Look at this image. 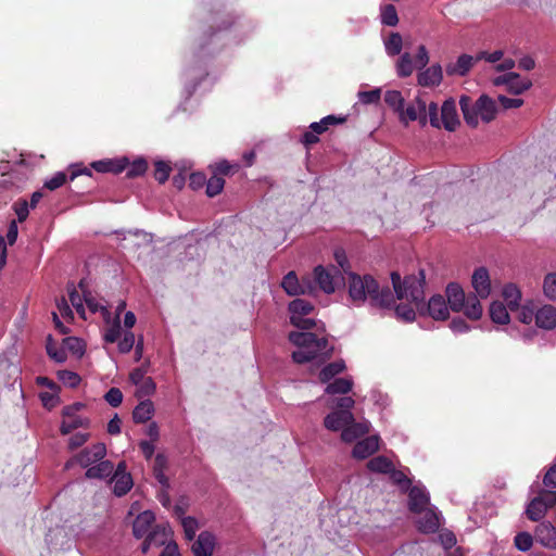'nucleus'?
<instances>
[{"label": "nucleus", "instance_id": "55", "mask_svg": "<svg viewBox=\"0 0 556 556\" xmlns=\"http://www.w3.org/2000/svg\"><path fill=\"white\" fill-rule=\"evenodd\" d=\"M78 287L81 289L83 293H84V302L86 303V305L88 306V308L92 312V313H96L98 312L99 309H104L106 311L103 306H101L91 295V292L90 291H87L85 289V280L81 279L78 283Z\"/></svg>", "mask_w": 556, "mask_h": 556}, {"label": "nucleus", "instance_id": "43", "mask_svg": "<svg viewBox=\"0 0 556 556\" xmlns=\"http://www.w3.org/2000/svg\"><path fill=\"white\" fill-rule=\"evenodd\" d=\"M546 510L547 508L539 500L533 498L528 505L526 514L530 520L539 521L545 516Z\"/></svg>", "mask_w": 556, "mask_h": 556}, {"label": "nucleus", "instance_id": "51", "mask_svg": "<svg viewBox=\"0 0 556 556\" xmlns=\"http://www.w3.org/2000/svg\"><path fill=\"white\" fill-rule=\"evenodd\" d=\"M390 473V479L391 481L396 484L397 486H400V489L402 491H407L412 485V482L410 480L407 478V476L401 471V470H396L394 467L391 471H389Z\"/></svg>", "mask_w": 556, "mask_h": 556}, {"label": "nucleus", "instance_id": "49", "mask_svg": "<svg viewBox=\"0 0 556 556\" xmlns=\"http://www.w3.org/2000/svg\"><path fill=\"white\" fill-rule=\"evenodd\" d=\"M403 46L402 37L399 33H392L386 41V50L389 55L400 54Z\"/></svg>", "mask_w": 556, "mask_h": 556}, {"label": "nucleus", "instance_id": "18", "mask_svg": "<svg viewBox=\"0 0 556 556\" xmlns=\"http://www.w3.org/2000/svg\"><path fill=\"white\" fill-rule=\"evenodd\" d=\"M419 515L420 517L417 519L416 523L420 532L434 533L438 531L440 517L432 508L424 509Z\"/></svg>", "mask_w": 556, "mask_h": 556}, {"label": "nucleus", "instance_id": "16", "mask_svg": "<svg viewBox=\"0 0 556 556\" xmlns=\"http://www.w3.org/2000/svg\"><path fill=\"white\" fill-rule=\"evenodd\" d=\"M459 106L466 123L472 127L478 126L481 122L479 99L476 102H472L469 97L462 96L459 99Z\"/></svg>", "mask_w": 556, "mask_h": 556}, {"label": "nucleus", "instance_id": "52", "mask_svg": "<svg viewBox=\"0 0 556 556\" xmlns=\"http://www.w3.org/2000/svg\"><path fill=\"white\" fill-rule=\"evenodd\" d=\"M172 172V167L164 161H157L154 164V178L160 182L164 184Z\"/></svg>", "mask_w": 556, "mask_h": 556}, {"label": "nucleus", "instance_id": "4", "mask_svg": "<svg viewBox=\"0 0 556 556\" xmlns=\"http://www.w3.org/2000/svg\"><path fill=\"white\" fill-rule=\"evenodd\" d=\"M288 339L292 344L299 346V350L292 353V359L296 364L313 361L320 364L333 355L334 349L326 337L318 338L316 333L307 331H291Z\"/></svg>", "mask_w": 556, "mask_h": 556}, {"label": "nucleus", "instance_id": "15", "mask_svg": "<svg viewBox=\"0 0 556 556\" xmlns=\"http://www.w3.org/2000/svg\"><path fill=\"white\" fill-rule=\"evenodd\" d=\"M535 325L544 330L556 328V307L552 304H543L535 309Z\"/></svg>", "mask_w": 556, "mask_h": 556}, {"label": "nucleus", "instance_id": "39", "mask_svg": "<svg viewBox=\"0 0 556 556\" xmlns=\"http://www.w3.org/2000/svg\"><path fill=\"white\" fill-rule=\"evenodd\" d=\"M535 309L532 301H527L523 304H519L518 312V320L525 325H530L533 320H535Z\"/></svg>", "mask_w": 556, "mask_h": 556}, {"label": "nucleus", "instance_id": "35", "mask_svg": "<svg viewBox=\"0 0 556 556\" xmlns=\"http://www.w3.org/2000/svg\"><path fill=\"white\" fill-rule=\"evenodd\" d=\"M543 295L551 302H556V273H547L542 281Z\"/></svg>", "mask_w": 556, "mask_h": 556}, {"label": "nucleus", "instance_id": "62", "mask_svg": "<svg viewBox=\"0 0 556 556\" xmlns=\"http://www.w3.org/2000/svg\"><path fill=\"white\" fill-rule=\"evenodd\" d=\"M358 98L362 103L365 104H372L379 102L381 98V90L380 89H372L369 91H361L358 93Z\"/></svg>", "mask_w": 556, "mask_h": 556}, {"label": "nucleus", "instance_id": "54", "mask_svg": "<svg viewBox=\"0 0 556 556\" xmlns=\"http://www.w3.org/2000/svg\"><path fill=\"white\" fill-rule=\"evenodd\" d=\"M181 526L184 528L185 538L188 541H192L195 536V532L198 530V521L193 517H185L181 520Z\"/></svg>", "mask_w": 556, "mask_h": 556}, {"label": "nucleus", "instance_id": "25", "mask_svg": "<svg viewBox=\"0 0 556 556\" xmlns=\"http://www.w3.org/2000/svg\"><path fill=\"white\" fill-rule=\"evenodd\" d=\"M354 420V415H346L345 413H340L338 410H333L329 413L325 419L324 425L328 430L331 431H343L349 422Z\"/></svg>", "mask_w": 556, "mask_h": 556}, {"label": "nucleus", "instance_id": "27", "mask_svg": "<svg viewBox=\"0 0 556 556\" xmlns=\"http://www.w3.org/2000/svg\"><path fill=\"white\" fill-rule=\"evenodd\" d=\"M89 425L90 420L87 417H83L78 414H74L73 416H63L60 431L65 435L78 428L86 429L89 427Z\"/></svg>", "mask_w": 556, "mask_h": 556}, {"label": "nucleus", "instance_id": "9", "mask_svg": "<svg viewBox=\"0 0 556 556\" xmlns=\"http://www.w3.org/2000/svg\"><path fill=\"white\" fill-rule=\"evenodd\" d=\"M492 84L496 87H505L506 90L513 94H520L532 86L530 79L521 77L514 72L503 73L494 76L492 78Z\"/></svg>", "mask_w": 556, "mask_h": 556}, {"label": "nucleus", "instance_id": "32", "mask_svg": "<svg viewBox=\"0 0 556 556\" xmlns=\"http://www.w3.org/2000/svg\"><path fill=\"white\" fill-rule=\"evenodd\" d=\"M100 454H75L65 465L66 469L75 465H79L81 468H89L99 460Z\"/></svg>", "mask_w": 556, "mask_h": 556}, {"label": "nucleus", "instance_id": "28", "mask_svg": "<svg viewBox=\"0 0 556 556\" xmlns=\"http://www.w3.org/2000/svg\"><path fill=\"white\" fill-rule=\"evenodd\" d=\"M508 307L501 301H493L489 307L491 320L497 325H507L510 321Z\"/></svg>", "mask_w": 556, "mask_h": 556}, {"label": "nucleus", "instance_id": "23", "mask_svg": "<svg viewBox=\"0 0 556 556\" xmlns=\"http://www.w3.org/2000/svg\"><path fill=\"white\" fill-rule=\"evenodd\" d=\"M535 539L545 547L556 548V529L549 522H542L536 527Z\"/></svg>", "mask_w": 556, "mask_h": 556}, {"label": "nucleus", "instance_id": "34", "mask_svg": "<svg viewBox=\"0 0 556 556\" xmlns=\"http://www.w3.org/2000/svg\"><path fill=\"white\" fill-rule=\"evenodd\" d=\"M353 387V382L346 378H337L326 388L328 394H348Z\"/></svg>", "mask_w": 556, "mask_h": 556}, {"label": "nucleus", "instance_id": "31", "mask_svg": "<svg viewBox=\"0 0 556 556\" xmlns=\"http://www.w3.org/2000/svg\"><path fill=\"white\" fill-rule=\"evenodd\" d=\"M345 369V363L343 359H339L332 363L327 364L323 369L319 371L318 378L320 382L327 383L332 378H334L337 375L341 374Z\"/></svg>", "mask_w": 556, "mask_h": 556}, {"label": "nucleus", "instance_id": "44", "mask_svg": "<svg viewBox=\"0 0 556 556\" xmlns=\"http://www.w3.org/2000/svg\"><path fill=\"white\" fill-rule=\"evenodd\" d=\"M290 323L292 326L302 329V330H311L313 328H316L319 330V327L317 326V321L313 318H307L305 316H290ZM321 331H325V326L321 325L320 327Z\"/></svg>", "mask_w": 556, "mask_h": 556}, {"label": "nucleus", "instance_id": "10", "mask_svg": "<svg viewBox=\"0 0 556 556\" xmlns=\"http://www.w3.org/2000/svg\"><path fill=\"white\" fill-rule=\"evenodd\" d=\"M427 116H429L431 126L435 128L443 126L447 131H452V98L444 101L440 116L438 105L431 102L428 108Z\"/></svg>", "mask_w": 556, "mask_h": 556}, {"label": "nucleus", "instance_id": "29", "mask_svg": "<svg viewBox=\"0 0 556 556\" xmlns=\"http://www.w3.org/2000/svg\"><path fill=\"white\" fill-rule=\"evenodd\" d=\"M479 108L481 122L490 123L495 118L497 112L496 104L495 101L491 99L489 96L482 94L479 98Z\"/></svg>", "mask_w": 556, "mask_h": 556}, {"label": "nucleus", "instance_id": "24", "mask_svg": "<svg viewBox=\"0 0 556 556\" xmlns=\"http://www.w3.org/2000/svg\"><path fill=\"white\" fill-rule=\"evenodd\" d=\"M502 298L506 302V306L509 311L515 312L519 308V304L521 303L522 292L516 283L509 282L504 285Z\"/></svg>", "mask_w": 556, "mask_h": 556}, {"label": "nucleus", "instance_id": "1", "mask_svg": "<svg viewBox=\"0 0 556 556\" xmlns=\"http://www.w3.org/2000/svg\"><path fill=\"white\" fill-rule=\"evenodd\" d=\"M391 281L396 299L409 301L417 311L426 309L435 320L448 318V306L442 295H433L428 304H425L426 275L424 269H419L417 274L406 275L403 280L397 271H392Z\"/></svg>", "mask_w": 556, "mask_h": 556}, {"label": "nucleus", "instance_id": "36", "mask_svg": "<svg viewBox=\"0 0 556 556\" xmlns=\"http://www.w3.org/2000/svg\"><path fill=\"white\" fill-rule=\"evenodd\" d=\"M313 309V304L303 299H294L289 303V312L291 316H306L311 314Z\"/></svg>", "mask_w": 556, "mask_h": 556}, {"label": "nucleus", "instance_id": "47", "mask_svg": "<svg viewBox=\"0 0 556 556\" xmlns=\"http://www.w3.org/2000/svg\"><path fill=\"white\" fill-rule=\"evenodd\" d=\"M126 177L127 178H135L142 176L147 169H148V163L144 159H137L132 163L128 162V165L126 167Z\"/></svg>", "mask_w": 556, "mask_h": 556}, {"label": "nucleus", "instance_id": "8", "mask_svg": "<svg viewBox=\"0 0 556 556\" xmlns=\"http://www.w3.org/2000/svg\"><path fill=\"white\" fill-rule=\"evenodd\" d=\"M166 464V454H156L153 463V476L162 486L157 493V500L167 508L170 506V497L168 494L169 480L165 475Z\"/></svg>", "mask_w": 556, "mask_h": 556}, {"label": "nucleus", "instance_id": "33", "mask_svg": "<svg viewBox=\"0 0 556 556\" xmlns=\"http://www.w3.org/2000/svg\"><path fill=\"white\" fill-rule=\"evenodd\" d=\"M367 468L374 472L389 473L393 469V463L384 455H379L367 463Z\"/></svg>", "mask_w": 556, "mask_h": 556}, {"label": "nucleus", "instance_id": "46", "mask_svg": "<svg viewBox=\"0 0 556 556\" xmlns=\"http://www.w3.org/2000/svg\"><path fill=\"white\" fill-rule=\"evenodd\" d=\"M67 292L71 304L75 307L76 312L85 318V307H84V295L81 296L76 290L73 283L67 285Z\"/></svg>", "mask_w": 556, "mask_h": 556}, {"label": "nucleus", "instance_id": "21", "mask_svg": "<svg viewBox=\"0 0 556 556\" xmlns=\"http://www.w3.org/2000/svg\"><path fill=\"white\" fill-rule=\"evenodd\" d=\"M155 521V516L151 510H144L140 513L134 523H132V533L135 538L141 539L148 535L150 528Z\"/></svg>", "mask_w": 556, "mask_h": 556}, {"label": "nucleus", "instance_id": "20", "mask_svg": "<svg viewBox=\"0 0 556 556\" xmlns=\"http://www.w3.org/2000/svg\"><path fill=\"white\" fill-rule=\"evenodd\" d=\"M370 424L368 421L356 422L355 419L349 422L341 432V439L346 443H352L369 432Z\"/></svg>", "mask_w": 556, "mask_h": 556}, {"label": "nucleus", "instance_id": "3", "mask_svg": "<svg viewBox=\"0 0 556 556\" xmlns=\"http://www.w3.org/2000/svg\"><path fill=\"white\" fill-rule=\"evenodd\" d=\"M349 296L353 303L359 305L369 300L375 307L390 308L395 303L393 291L388 287H380L370 275L359 276L349 273Z\"/></svg>", "mask_w": 556, "mask_h": 556}, {"label": "nucleus", "instance_id": "26", "mask_svg": "<svg viewBox=\"0 0 556 556\" xmlns=\"http://www.w3.org/2000/svg\"><path fill=\"white\" fill-rule=\"evenodd\" d=\"M442 80V68L439 64L432 65L418 73V84L422 87H433Z\"/></svg>", "mask_w": 556, "mask_h": 556}, {"label": "nucleus", "instance_id": "38", "mask_svg": "<svg viewBox=\"0 0 556 556\" xmlns=\"http://www.w3.org/2000/svg\"><path fill=\"white\" fill-rule=\"evenodd\" d=\"M172 534L170 528L167 526H156L147 535L155 546L164 545Z\"/></svg>", "mask_w": 556, "mask_h": 556}, {"label": "nucleus", "instance_id": "42", "mask_svg": "<svg viewBox=\"0 0 556 556\" xmlns=\"http://www.w3.org/2000/svg\"><path fill=\"white\" fill-rule=\"evenodd\" d=\"M478 60L479 58L469 54L458 56L456 63H454V74L466 75Z\"/></svg>", "mask_w": 556, "mask_h": 556}, {"label": "nucleus", "instance_id": "57", "mask_svg": "<svg viewBox=\"0 0 556 556\" xmlns=\"http://www.w3.org/2000/svg\"><path fill=\"white\" fill-rule=\"evenodd\" d=\"M58 376L59 379L70 388H76L81 381L78 374L70 370H61Z\"/></svg>", "mask_w": 556, "mask_h": 556}, {"label": "nucleus", "instance_id": "50", "mask_svg": "<svg viewBox=\"0 0 556 556\" xmlns=\"http://www.w3.org/2000/svg\"><path fill=\"white\" fill-rule=\"evenodd\" d=\"M136 387H137V390H136L135 395L138 399H144L147 396L152 395L156 389L155 382L153 381V379L151 377H148L144 381H142L141 383H139Z\"/></svg>", "mask_w": 556, "mask_h": 556}, {"label": "nucleus", "instance_id": "45", "mask_svg": "<svg viewBox=\"0 0 556 556\" xmlns=\"http://www.w3.org/2000/svg\"><path fill=\"white\" fill-rule=\"evenodd\" d=\"M225 186V179L220 176H217L213 173L212 177L206 180V190L205 193L210 198H214L219 194Z\"/></svg>", "mask_w": 556, "mask_h": 556}, {"label": "nucleus", "instance_id": "37", "mask_svg": "<svg viewBox=\"0 0 556 556\" xmlns=\"http://www.w3.org/2000/svg\"><path fill=\"white\" fill-rule=\"evenodd\" d=\"M380 448V438L377 434L368 435L358 441L352 452H378Z\"/></svg>", "mask_w": 556, "mask_h": 556}, {"label": "nucleus", "instance_id": "61", "mask_svg": "<svg viewBox=\"0 0 556 556\" xmlns=\"http://www.w3.org/2000/svg\"><path fill=\"white\" fill-rule=\"evenodd\" d=\"M395 314L405 321H413L416 317L415 308L404 304H400L395 307Z\"/></svg>", "mask_w": 556, "mask_h": 556}, {"label": "nucleus", "instance_id": "19", "mask_svg": "<svg viewBox=\"0 0 556 556\" xmlns=\"http://www.w3.org/2000/svg\"><path fill=\"white\" fill-rule=\"evenodd\" d=\"M106 454H100L99 460L93 466L89 467L86 471V478L88 479H104L113 475L115 471L112 462L103 459Z\"/></svg>", "mask_w": 556, "mask_h": 556}, {"label": "nucleus", "instance_id": "59", "mask_svg": "<svg viewBox=\"0 0 556 556\" xmlns=\"http://www.w3.org/2000/svg\"><path fill=\"white\" fill-rule=\"evenodd\" d=\"M123 392L118 388H111L105 394L104 400L112 406L118 407L123 402Z\"/></svg>", "mask_w": 556, "mask_h": 556}, {"label": "nucleus", "instance_id": "40", "mask_svg": "<svg viewBox=\"0 0 556 556\" xmlns=\"http://www.w3.org/2000/svg\"><path fill=\"white\" fill-rule=\"evenodd\" d=\"M384 102L389 108H391L394 112L402 113V109L404 106L405 100L399 90H388L384 93Z\"/></svg>", "mask_w": 556, "mask_h": 556}, {"label": "nucleus", "instance_id": "14", "mask_svg": "<svg viewBox=\"0 0 556 556\" xmlns=\"http://www.w3.org/2000/svg\"><path fill=\"white\" fill-rule=\"evenodd\" d=\"M407 491L408 508L412 513L421 514L424 509H429L430 497L425 488L413 485Z\"/></svg>", "mask_w": 556, "mask_h": 556}, {"label": "nucleus", "instance_id": "2", "mask_svg": "<svg viewBox=\"0 0 556 556\" xmlns=\"http://www.w3.org/2000/svg\"><path fill=\"white\" fill-rule=\"evenodd\" d=\"M471 286L475 294H465L464 290L454 283V313H463L468 319L478 320L483 313L480 299L489 298L492 291L491 278L485 267L475 269Z\"/></svg>", "mask_w": 556, "mask_h": 556}, {"label": "nucleus", "instance_id": "6", "mask_svg": "<svg viewBox=\"0 0 556 556\" xmlns=\"http://www.w3.org/2000/svg\"><path fill=\"white\" fill-rule=\"evenodd\" d=\"M313 278L318 288L327 294L333 293L337 287L343 282L340 270L334 266L331 268H326L323 265L316 266L313 270Z\"/></svg>", "mask_w": 556, "mask_h": 556}, {"label": "nucleus", "instance_id": "12", "mask_svg": "<svg viewBox=\"0 0 556 556\" xmlns=\"http://www.w3.org/2000/svg\"><path fill=\"white\" fill-rule=\"evenodd\" d=\"M281 287L289 295L312 293L314 290L309 278L299 280L294 271H289L282 279Z\"/></svg>", "mask_w": 556, "mask_h": 556}, {"label": "nucleus", "instance_id": "17", "mask_svg": "<svg viewBox=\"0 0 556 556\" xmlns=\"http://www.w3.org/2000/svg\"><path fill=\"white\" fill-rule=\"evenodd\" d=\"M128 165V159H105L100 161H94L91 163V168H93L98 173H112V174H121L126 169Z\"/></svg>", "mask_w": 556, "mask_h": 556}, {"label": "nucleus", "instance_id": "7", "mask_svg": "<svg viewBox=\"0 0 556 556\" xmlns=\"http://www.w3.org/2000/svg\"><path fill=\"white\" fill-rule=\"evenodd\" d=\"M85 175L88 178L92 177L90 168L86 167L83 163H76L68 166L67 172H58L50 179L46 180L45 188L50 191L56 190L62 187L67 180L73 181L78 176Z\"/></svg>", "mask_w": 556, "mask_h": 556}, {"label": "nucleus", "instance_id": "11", "mask_svg": "<svg viewBox=\"0 0 556 556\" xmlns=\"http://www.w3.org/2000/svg\"><path fill=\"white\" fill-rule=\"evenodd\" d=\"M111 483L113 484L114 495L118 497L126 495L134 486L132 477L126 471L125 462H121L116 466L111 478Z\"/></svg>", "mask_w": 556, "mask_h": 556}, {"label": "nucleus", "instance_id": "41", "mask_svg": "<svg viewBox=\"0 0 556 556\" xmlns=\"http://www.w3.org/2000/svg\"><path fill=\"white\" fill-rule=\"evenodd\" d=\"M415 68L416 66L412 55L408 52L403 53L396 65L397 75L400 77H408L413 74Z\"/></svg>", "mask_w": 556, "mask_h": 556}, {"label": "nucleus", "instance_id": "22", "mask_svg": "<svg viewBox=\"0 0 556 556\" xmlns=\"http://www.w3.org/2000/svg\"><path fill=\"white\" fill-rule=\"evenodd\" d=\"M215 538L210 532H202L192 545L194 556H212L214 551Z\"/></svg>", "mask_w": 556, "mask_h": 556}, {"label": "nucleus", "instance_id": "48", "mask_svg": "<svg viewBox=\"0 0 556 556\" xmlns=\"http://www.w3.org/2000/svg\"><path fill=\"white\" fill-rule=\"evenodd\" d=\"M381 22L387 26H396L399 23V16L396 9L393 4H387L381 10Z\"/></svg>", "mask_w": 556, "mask_h": 556}, {"label": "nucleus", "instance_id": "58", "mask_svg": "<svg viewBox=\"0 0 556 556\" xmlns=\"http://www.w3.org/2000/svg\"><path fill=\"white\" fill-rule=\"evenodd\" d=\"M355 401L351 396H343L334 400L336 410L353 415L351 409L354 407Z\"/></svg>", "mask_w": 556, "mask_h": 556}, {"label": "nucleus", "instance_id": "13", "mask_svg": "<svg viewBox=\"0 0 556 556\" xmlns=\"http://www.w3.org/2000/svg\"><path fill=\"white\" fill-rule=\"evenodd\" d=\"M426 101L421 100L419 97L415 99L413 103H409L406 109H402V113H399L400 121L407 124L409 121L419 119L422 125L427 123V113H426Z\"/></svg>", "mask_w": 556, "mask_h": 556}, {"label": "nucleus", "instance_id": "60", "mask_svg": "<svg viewBox=\"0 0 556 556\" xmlns=\"http://www.w3.org/2000/svg\"><path fill=\"white\" fill-rule=\"evenodd\" d=\"M533 544V538L528 532H520L515 536V545L520 551H528Z\"/></svg>", "mask_w": 556, "mask_h": 556}, {"label": "nucleus", "instance_id": "56", "mask_svg": "<svg viewBox=\"0 0 556 556\" xmlns=\"http://www.w3.org/2000/svg\"><path fill=\"white\" fill-rule=\"evenodd\" d=\"M64 344L67 350H70L73 354L81 356L85 353V343L83 340L76 337H68L64 339Z\"/></svg>", "mask_w": 556, "mask_h": 556}, {"label": "nucleus", "instance_id": "53", "mask_svg": "<svg viewBox=\"0 0 556 556\" xmlns=\"http://www.w3.org/2000/svg\"><path fill=\"white\" fill-rule=\"evenodd\" d=\"M238 170H239L238 165L230 164L227 161L218 162L213 167V173L220 177L229 176Z\"/></svg>", "mask_w": 556, "mask_h": 556}, {"label": "nucleus", "instance_id": "30", "mask_svg": "<svg viewBox=\"0 0 556 556\" xmlns=\"http://www.w3.org/2000/svg\"><path fill=\"white\" fill-rule=\"evenodd\" d=\"M154 412L153 403L150 400L140 401L132 412V419L136 424H143L151 419Z\"/></svg>", "mask_w": 556, "mask_h": 556}, {"label": "nucleus", "instance_id": "5", "mask_svg": "<svg viewBox=\"0 0 556 556\" xmlns=\"http://www.w3.org/2000/svg\"><path fill=\"white\" fill-rule=\"evenodd\" d=\"M238 16L228 12H211L202 25V33L204 36L201 45L207 43L215 35L230 29L237 22Z\"/></svg>", "mask_w": 556, "mask_h": 556}, {"label": "nucleus", "instance_id": "63", "mask_svg": "<svg viewBox=\"0 0 556 556\" xmlns=\"http://www.w3.org/2000/svg\"><path fill=\"white\" fill-rule=\"evenodd\" d=\"M135 345V334L131 331L125 332L122 340L118 342V351L121 353H129Z\"/></svg>", "mask_w": 556, "mask_h": 556}, {"label": "nucleus", "instance_id": "64", "mask_svg": "<svg viewBox=\"0 0 556 556\" xmlns=\"http://www.w3.org/2000/svg\"><path fill=\"white\" fill-rule=\"evenodd\" d=\"M534 498L539 500L547 509L556 505V492L553 491H541Z\"/></svg>", "mask_w": 556, "mask_h": 556}]
</instances>
